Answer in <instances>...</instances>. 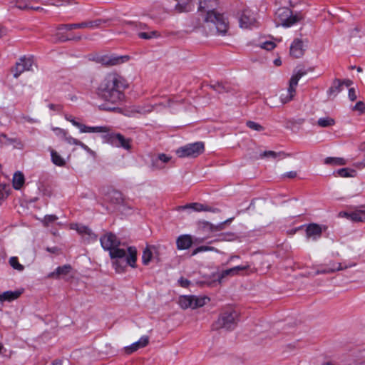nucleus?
<instances>
[{"label": "nucleus", "instance_id": "obj_1", "mask_svg": "<svg viewBox=\"0 0 365 365\" xmlns=\"http://www.w3.org/2000/svg\"><path fill=\"white\" fill-rule=\"evenodd\" d=\"M100 242L105 250L109 251L113 259V267L117 272H123L128 266L135 267L137 250L134 247H129L127 251L120 248V241L112 233H107L101 237Z\"/></svg>", "mask_w": 365, "mask_h": 365}, {"label": "nucleus", "instance_id": "obj_2", "mask_svg": "<svg viewBox=\"0 0 365 365\" xmlns=\"http://www.w3.org/2000/svg\"><path fill=\"white\" fill-rule=\"evenodd\" d=\"M126 80L115 72L107 73L98 88V96L112 104L120 102L123 98V91L128 88Z\"/></svg>", "mask_w": 365, "mask_h": 365}, {"label": "nucleus", "instance_id": "obj_3", "mask_svg": "<svg viewBox=\"0 0 365 365\" xmlns=\"http://www.w3.org/2000/svg\"><path fill=\"white\" fill-rule=\"evenodd\" d=\"M217 6V0H199L198 9L200 11L207 13L205 18L207 23L213 24L217 33L225 34L228 29L229 23L222 14L215 11Z\"/></svg>", "mask_w": 365, "mask_h": 365}, {"label": "nucleus", "instance_id": "obj_4", "mask_svg": "<svg viewBox=\"0 0 365 365\" xmlns=\"http://www.w3.org/2000/svg\"><path fill=\"white\" fill-rule=\"evenodd\" d=\"M238 314L233 309L226 310L220 314L218 319L212 324L213 329L232 330L237 323Z\"/></svg>", "mask_w": 365, "mask_h": 365}, {"label": "nucleus", "instance_id": "obj_5", "mask_svg": "<svg viewBox=\"0 0 365 365\" xmlns=\"http://www.w3.org/2000/svg\"><path fill=\"white\" fill-rule=\"evenodd\" d=\"M306 74L307 72L303 69H297L294 71V73L289 80L287 90L282 92L280 95V101L283 104H285L293 99L296 94V88L299 79Z\"/></svg>", "mask_w": 365, "mask_h": 365}, {"label": "nucleus", "instance_id": "obj_6", "mask_svg": "<svg viewBox=\"0 0 365 365\" xmlns=\"http://www.w3.org/2000/svg\"><path fill=\"white\" fill-rule=\"evenodd\" d=\"M302 16L299 14H293L292 11L287 7H282L277 9L275 13L277 24L284 27H289L300 21Z\"/></svg>", "mask_w": 365, "mask_h": 365}, {"label": "nucleus", "instance_id": "obj_7", "mask_svg": "<svg viewBox=\"0 0 365 365\" xmlns=\"http://www.w3.org/2000/svg\"><path fill=\"white\" fill-rule=\"evenodd\" d=\"M209 298L207 297L185 295L180 297L178 304L183 309H187L188 308L194 309L203 307L207 303V302H209Z\"/></svg>", "mask_w": 365, "mask_h": 365}, {"label": "nucleus", "instance_id": "obj_8", "mask_svg": "<svg viewBox=\"0 0 365 365\" xmlns=\"http://www.w3.org/2000/svg\"><path fill=\"white\" fill-rule=\"evenodd\" d=\"M105 143L110 144L116 148H123L125 150L130 149V140L125 138L120 133L111 132V130L102 135Z\"/></svg>", "mask_w": 365, "mask_h": 365}, {"label": "nucleus", "instance_id": "obj_9", "mask_svg": "<svg viewBox=\"0 0 365 365\" xmlns=\"http://www.w3.org/2000/svg\"><path fill=\"white\" fill-rule=\"evenodd\" d=\"M203 151V143L196 142L179 148L176 150V154L179 158H196L202 153Z\"/></svg>", "mask_w": 365, "mask_h": 365}, {"label": "nucleus", "instance_id": "obj_10", "mask_svg": "<svg viewBox=\"0 0 365 365\" xmlns=\"http://www.w3.org/2000/svg\"><path fill=\"white\" fill-rule=\"evenodd\" d=\"M106 24V21L102 19H96L93 21H87L78 24H61L58 26V31L63 30H73V29H94L96 28L102 27V25Z\"/></svg>", "mask_w": 365, "mask_h": 365}, {"label": "nucleus", "instance_id": "obj_11", "mask_svg": "<svg viewBox=\"0 0 365 365\" xmlns=\"http://www.w3.org/2000/svg\"><path fill=\"white\" fill-rule=\"evenodd\" d=\"M128 55H96L93 60L106 66H115L125 63L129 60Z\"/></svg>", "mask_w": 365, "mask_h": 365}, {"label": "nucleus", "instance_id": "obj_12", "mask_svg": "<svg viewBox=\"0 0 365 365\" xmlns=\"http://www.w3.org/2000/svg\"><path fill=\"white\" fill-rule=\"evenodd\" d=\"M240 26L242 29H252L258 26L256 14L250 9H244L239 19Z\"/></svg>", "mask_w": 365, "mask_h": 365}, {"label": "nucleus", "instance_id": "obj_13", "mask_svg": "<svg viewBox=\"0 0 365 365\" xmlns=\"http://www.w3.org/2000/svg\"><path fill=\"white\" fill-rule=\"evenodd\" d=\"M34 63L32 56H24L19 58V61L16 63L15 68L12 69L13 76L15 78L26 71H29Z\"/></svg>", "mask_w": 365, "mask_h": 365}, {"label": "nucleus", "instance_id": "obj_14", "mask_svg": "<svg viewBox=\"0 0 365 365\" xmlns=\"http://www.w3.org/2000/svg\"><path fill=\"white\" fill-rule=\"evenodd\" d=\"M250 267V264L247 263L245 265H239L223 270L217 274V281L221 283L225 278L239 275L240 272L248 269Z\"/></svg>", "mask_w": 365, "mask_h": 365}, {"label": "nucleus", "instance_id": "obj_15", "mask_svg": "<svg viewBox=\"0 0 365 365\" xmlns=\"http://www.w3.org/2000/svg\"><path fill=\"white\" fill-rule=\"evenodd\" d=\"M11 146L14 149L22 150L24 143L19 138H9L6 134H0V147Z\"/></svg>", "mask_w": 365, "mask_h": 365}, {"label": "nucleus", "instance_id": "obj_16", "mask_svg": "<svg viewBox=\"0 0 365 365\" xmlns=\"http://www.w3.org/2000/svg\"><path fill=\"white\" fill-rule=\"evenodd\" d=\"M185 209H192V210L195 212H217L219 210L217 208H212L211 207H209L206 205L198 203V202H193L187 204L184 206H180L178 207V210H185Z\"/></svg>", "mask_w": 365, "mask_h": 365}, {"label": "nucleus", "instance_id": "obj_17", "mask_svg": "<svg viewBox=\"0 0 365 365\" xmlns=\"http://www.w3.org/2000/svg\"><path fill=\"white\" fill-rule=\"evenodd\" d=\"M341 217H345L353 222L365 221V210H356L351 212H341L339 213Z\"/></svg>", "mask_w": 365, "mask_h": 365}, {"label": "nucleus", "instance_id": "obj_18", "mask_svg": "<svg viewBox=\"0 0 365 365\" xmlns=\"http://www.w3.org/2000/svg\"><path fill=\"white\" fill-rule=\"evenodd\" d=\"M110 130V127L109 126H88L84 124L81 125L79 130L81 133H100L103 135H105L106 133H108Z\"/></svg>", "mask_w": 365, "mask_h": 365}, {"label": "nucleus", "instance_id": "obj_19", "mask_svg": "<svg viewBox=\"0 0 365 365\" xmlns=\"http://www.w3.org/2000/svg\"><path fill=\"white\" fill-rule=\"evenodd\" d=\"M192 245V239L190 235H180L176 240L177 248L180 250L189 249Z\"/></svg>", "mask_w": 365, "mask_h": 365}, {"label": "nucleus", "instance_id": "obj_20", "mask_svg": "<svg viewBox=\"0 0 365 365\" xmlns=\"http://www.w3.org/2000/svg\"><path fill=\"white\" fill-rule=\"evenodd\" d=\"M307 239L316 240L322 235V228L317 224H310L306 229Z\"/></svg>", "mask_w": 365, "mask_h": 365}, {"label": "nucleus", "instance_id": "obj_21", "mask_svg": "<svg viewBox=\"0 0 365 365\" xmlns=\"http://www.w3.org/2000/svg\"><path fill=\"white\" fill-rule=\"evenodd\" d=\"M171 160V157L164 153L159 154L156 158L152 160V166L155 169H163L165 164Z\"/></svg>", "mask_w": 365, "mask_h": 365}, {"label": "nucleus", "instance_id": "obj_22", "mask_svg": "<svg viewBox=\"0 0 365 365\" xmlns=\"http://www.w3.org/2000/svg\"><path fill=\"white\" fill-rule=\"evenodd\" d=\"M148 337L143 336L138 341L133 343L130 346H126L125 351L127 354H130L137 351L138 349L145 346L148 344Z\"/></svg>", "mask_w": 365, "mask_h": 365}, {"label": "nucleus", "instance_id": "obj_23", "mask_svg": "<svg viewBox=\"0 0 365 365\" xmlns=\"http://www.w3.org/2000/svg\"><path fill=\"white\" fill-rule=\"evenodd\" d=\"M355 264H350L349 266L342 267L340 263L338 264H334L331 267L329 268H324V269H318L315 272L314 275L317 274H329L334 272L336 271L343 270L344 269H346L348 267H351L354 266Z\"/></svg>", "mask_w": 365, "mask_h": 365}, {"label": "nucleus", "instance_id": "obj_24", "mask_svg": "<svg viewBox=\"0 0 365 365\" xmlns=\"http://www.w3.org/2000/svg\"><path fill=\"white\" fill-rule=\"evenodd\" d=\"M34 0H15L12 1L9 4L10 9H19L20 10H29L31 8V2ZM35 1H38V0H34Z\"/></svg>", "mask_w": 365, "mask_h": 365}, {"label": "nucleus", "instance_id": "obj_25", "mask_svg": "<svg viewBox=\"0 0 365 365\" xmlns=\"http://www.w3.org/2000/svg\"><path fill=\"white\" fill-rule=\"evenodd\" d=\"M22 292L19 290L6 291L3 293H0V303L5 301L11 302L19 298Z\"/></svg>", "mask_w": 365, "mask_h": 365}, {"label": "nucleus", "instance_id": "obj_26", "mask_svg": "<svg viewBox=\"0 0 365 365\" xmlns=\"http://www.w3.org/2000/svg\"><path fill=\"white\" fill-rule=\"evenodd\" d=\"M51 153V162L56 166L63 167L66 161V160L54 149L49 148Z\"/></svg>", "mask_w": 365, "mask_h": 365}, {"label": "nucleus", "instance_id": "obj_27", "mask_svg": "<svg viewBox=\"0 0 365 365\" xmlns=\"http://www.w3.org/2000/svg\"><path fill=\"white\" fill-rule=\"evenodd\" d=\"M71 228L76 230L78 233L81 235H88L91 238L96 240L97 237L94 235L92 231L86 226L78 225V224H72L71 225Z\"/></svg>", "mask_w": 365, "mask_h": 365}, {"label": "nucleus", "instance_id": "obj_28", "mask_svg": "<svg viewBox=\"0 0 365 365\" xmlns=\"http://www.w3.org/2000/svg\"><path fill=\"white\" fill-rule=\"evenodd\" d=\"M56 38L58 39V43L68 41L72 43H78L79 41L81 39V36H66L61 33V31H58V32L56 33Z\"/></svg>", "mask_w": 365, "mask_h": 365}, {"label": "nucleus", "instance_id": "obj_29", "mask_svg": "<svg viewBox=\"0 0 365 365\" xmlns=\"http://www.w3.org/2000/svg\"><path fill=\"white\" fill-rule=\"evenodd\" d=\"M71 267L70 265H63L58 267L56 270L48 274V277H58L60 276H66L71 271Z\"/></svg>", "mask_w": 365, "mask_h": 365}, {"label": "nucleus", "instance_id": "obj_30", "mask_svg": "<svg viewBox=\"0 0 365 365\" xmlns=\"http://www.w3.org/2000/svg\"><path fill=\"white\" fill-rule=\"evenodd\" d=\"M138 36L140 38L148 40V39L159 38L160 36V34L156 30H153V31L142 30L138 33Z\"/></svg>", "mask_w": 365, "mask_h": 365}, {"label": "nucleus", "instance_id": "obj_31", "mask_svg": "<svg viewBox=\"0 0 365 365\" xmlns=\"http://www.w3.org/2000/svg\"><path fill=\"white\" fill-rule=\"evenodd\" d=\"M125 26L127 29L136 31L137 34L140 31L148 29L147 25L140 22L128 21L125 23Z\"/></svg>", "mask_w": 365, "mask_h": 365}, {"label": "nucleus", "instance_id": "obj_32", "mask_svg": "<svg viewBox=\"0 0 365 365\" xmlns=\"http://www.w3.org/2000/svg\"><path fill=\"white\" fill-rule=\"evenodd\" d=\"M24 183V176L21 172H16L13 176V187L19 190Z\"/></svg>", "mask_w": 365, "mask_h": 365}, {"label": "nucleus", "instance_id": "obj_33", "mask_svg": "<svg viewBox=\"0 0 365 365\" xmlns=\"http://www.w3.org/2000/svg\"><path fill=\"white\" fill-rule=\"evenodd\" d=\"M107 200L112 203L118 204L123 200L122 195L120 192L116 190H111L107 195Z\"/></svg>", "mask_w": 365, "mask_h": 365}, {"label": "nucleus", "instance_id": "obj_34", "mask_svg": "<svg viewBox=\"0 0 365 365\" xmlns=\"http://www.w3.org/2000/svg\"><path fill=\"white\" fill-rule=\"evenodd\" d=\"M346 163V160L342 158L328 157L324 159V164L332 165H344Z\"/></svg>", "mask_w": 365, "mask_h": 365}, {"label": "nucleus", "instance_id": "obj_35", "mask_svg": "<svg viewBox=\"0 0 365 365\" xmlns=\"http://www.w3.org/2000/svg\"><path fill=\"white\" fill-rule=\"evenodd\" d=\"M341 86L342 83L341 81L338 79L334 80L331 86L329 88L328 91V94L329 96H335L338 93L341 91Z\"/></svg>", "mask_w": 365, "mask_h": 365}, {"label": "nucleus", "instance_id": "obj_36", "mask_svg": "<svg viewBox=\"0 0 365 365\" xmlns=\"http://www.w3.org/2000/svg\"><path fill=\"white\" fill-rule=\"evenodd\" d=\"M335 121L330 117L320 118L317 120V125L322 128H327L334 125Z\"/></svg>", "mask_w": 365, "mask_h": 365}, {"label": "nucleus", "instance_id": "obj_37", "mask_svg": "<svg viewBox=\"0 0 365 365\" xmlns=\"http://www.w3.org/2000/svg\"><path fill=\"white\" fill-rule=\"evenodd\" d=\"M153 257V252L150 247H147L144 249L142 255V262L145 265H148Z\"/></svg>", "mask_w": 365, "mask_h": 365}, {"label": "nucleus", "instance_id": "obj_38", "mask_svg": "<svg viewBox=\"0 0 365 365\" xmlns=\"http://www.w3.org/2000/svg\"><path fill=\"white\" fill-rule=\"evenodd\" d=\"M233 218H230L227 220H225V222H220L216 225H214L212 224H210V223H207V227L209 228V230L212 232H215V231H220V230H222L224 228H225V225L227 222H230L232 220Z\"/></svg>", "mask_w": 365, "mask_h": 365}, {"label": "nucleus", "instance_id": "obj_39", "mask_svg": "<svg viewBox=\"0 0 365 365\" xmlns=\"http://www.w3.org/2000/svg\"><path fill=\"white\" fill-rule=\"evenodd\" d=\"M304 50L302 47H290L289 48V55L294 58H298L302 57L304 55Z\"/></svg>", "mask_w": 365, "mask_h": 365}, {"label": "nucleus", "instance_id": "obj_40", "mask_svg": "<svg viewBox=\"0 0 365 365\" xmlns=\"http://www.w3.org/2000/svg\"><path fill=\"white\" fill-rule=\"evenodd\" d=\"M260 156L262 158L263 157H269V158H275L277 157H282V158H285L287 156H288L287 154L283 153V152H279V153H276L274 151H264L263 152Z\"/></svg>", "mask_w": 365, "mask_h": 365}, {"label": "nucleus", "instance_id": "obj_41", "mask_svg": "<svg viewBox=\"0 0 365 365\" xmlns=\"http://www.w3.org/2000/svg\"><path fill=\"white\" fill-rule=\"evenodd\" d=\"M349 38H357L361 36V28L359 26H355L354 27L349 29Z\"/></svg>", "mask_w": 365, "mask_h": 365}, {"label": "nucleus", "instance_id": "obj_42", "mask_svg": "<svg viewBox=\"0 0 365 365\" xmlns=\"http://www.w3.org/2000/svg\"><path fill=\"white\" fill-rule=\"evenodd\" d=\"M10 187L8 185H0V200L6 198L10 193Z\"/></svg>", "mask_w": 365, "mask_h": 365}, {"label": "nucleus", "instance_id": "obj_43", "mask_svg": "<svg viewBox=\"0 0 365 365\" xmlns=\"http://www.w3.org/2000/svg\"><path fill=\"white\" fill-rule=\"evenodd\" d=\"M337 174L342 178L353 177L354 170L349 168H341L336 171Z\"/></svg>", "mask_w": 365, "mask_h": 365}, {"label": "nucleus", "instance_id": "obj_44", "mask_svg": "<svg viewBox=\"0 0 365 365\" xmlns=\"http://www.w3.org/2000/svg\"><path fill=\"white\" fill-rule=\"evenodd\" d=\"M58 220V217L55 215H48L44 217L42 222L44 226L48 227Z\"/></svg>", "mask_w": 365, "mask_h": 365}, {"label": "nucleus", "instance_id": "obj_45", "mask_svg": "<svg viewBox=\"0 0 365 365\" xmlns=\"http://www.w3.org/2000/svg\"><path fill=\"white\" fill-rule=\"evenodd\" d=\"M9 264L15 269L19 271H22L24 269V266L18 262V259L16 257H11L9 259Z\"/></svg>", "mask_w": 365, "mask_h": 365}, {"label": "nucleus", "instance_id": "obj_46", "mask_svg": "<svg viewBox=\"0 0 365 365\" xmlns=\"http://www.w3.org/2000/svg\"><path fill=\"white\" fill-rule=\"evenodd\" d=\"M246 125L249 128L255 131L260 132L264 130V128L260 124L254 121L249 120L246 123Z\"/></svg>", "mask_w": 365, "mask_h": 365}, {"label": "nucleus", "instance_id": "obj_47", "mask_svg": "<svg viewBox=\"0 0 365 365\" xmlns=\"http://www.w3.org/2000/svg\"><path fill=\"white\" fill-rule=\"evenodd\" d=\"M214 250H215V249L213 247L202 245V246H200V247L195 248L192 251V255L194 256V255H195L200 252H208V251H214Z\"/></svg>", "mask_w": 365, "mask_h": 365}, {"label": "nucleus", "instance_id": "obj_48", "mask_svg": "<svg viewBox=\"0 0 365 365\" xmlns=\"http://www.w3.org/2000/svg\"><path fill=\"white\" fill-rule=\"evenodd\" d=\"M304 43H309V41L307 38L303 37L302 36H300V37H297L294 39L293 42L292 43L291 46H301Z\"/></svg>", "mask_w": 365, "mask_h": 365}, {"label": "nucleus", "instance_id": "obj_49", "mask_svg": "<svg viewBox=\"0 0 365 365\" xmlns=\"http://www.w3.org/2000/svg\"><path fill=\"white\" fill-rule=\"evenodd\" d=\"M52 130L57 136L61 138L63 140H64L66 137L68 135L67 132L62 128H53Z\"/></svg>", "mask_w": 365, "mask_h": 365}, {"label": "nucleus", "instance_id": "obj_50", "mask_svg": "<svg viewBox=\"0 0 365 365\" xmlns=\"http://www.w3.org/2000/svg\"><path fill=\"white\" fill-rule=\"evenodd\" d=\"M63 140L69 145H74L78 146H79L81 142L79 140L68 135L66 137V138Z\"/></svg>", "mask_w": 365, "mask_h": 365}, {"label": "nucleus", "instance_id": "obj_51", "mask_svg": "<svg viewBox=\"0 0 365 365\" xmlns=\"http://www.w3.org/2000/svg\"><path fill=\"white\" fill-rule=\"evenodd\" d=\"M354 110L358 111L360 114L365 112V104L362 101H359L353 107Z\"/></svg>", "mask_w": 365, "mask_h": 365}, {"label": "nucleus", "instance_id": "obj_52", "mask_svg": "<svg viewBox=\"0 0 365 365\" xmlns=\"http://www.w3.org/2000/svg\"><path fill=\"white\" fill-rule=\"evenodd\" d=\"M65 119L66 120L69 121L70 123H71L73 126L76 127L77 128H78L80 130L82 123L76 121V119L73 116L66 115H65Z\"/></svg>", "mask_w": 365, "mask_h": 365}, {"label": "nucleus", "instance_id": "obj_53", "mask_svg": "<svg viewBox=\"0 0 365 365\" xmlns=\"http://www.w3.org/2000/svg\"><path fill=\"white\" fill-rule=\"evenodd\" d=\"M153 108L152 106H147L145 107H138L136 110L137 113H141V114H145L148 113H150L153 110Z\"/></svg>", "mask_w": 365, "mask_h": 365}, {"label": "nucleus", "instance_id": "obj_54", "mask_svg": "<svg viewBox=\"0 0 365 365\" xmlns=\"http://www.w3.org/2000/svg\"><path fill=\"white\" fill-rule=\"evenodd\" d=\"M79 146L83 149L87 153H88L89 155H91V156H93V158L96 157V153L94 150H91L88 145H86L85 143H83V142H81V144L79 145Z\"/></svg>", "mask_w": 365, "mask_h": 365}, {"label": "nucleus", "instance_id": "obj_55", "mask_svg": "<svg viewBox=\"0 0 365 365\" xmlns=\"http://www.w3.org/2000/svg\"><path fill=\"white\" fill-rule=\"evenodd\" d=\"M54 1L50 4L55 6H63L65 3L70 4V0H53Z\"/></svg>", "mask_w": 365, "mask_h": 365}, {"label": "nucleus", "instance_id": "obj_56", "mask_svg": "<svg viewBox=\"0 0 365 365\" xmlns=\"http://www.w3.org/2000/svg\"><path fill=\"white\" fill-rule=\"evenodd\" d=\"M275 42L272 41H265L262 43V46H276L277 43H281L282 40L281 38H276Z\"/></svg>", "mask_w": 365, "mask_h": 365}, {"label": "nucleus", "instance_id": "obj_57", "mask_svg": "<svg viewBox=\"0 0 365 365\" xmlns=\"http://www.w3.org/2000/svg\"><path fill=\"white\" fill-rule=\"evenodd\" d=\"M356 98H357V96H356L355 90L354 88H350L349 90V98L351 101H354L356 99Z\"/></svg>", "mask_w": 365, "mask_h": 365}, {"label": "nucleus", "instance_id": "obj_58", "mask_svg": "<svg viewBox=\"0 0 365 365\" xmlns=\"http://www.w3.org/2000/svg\"><path fill=\"white\" fill-rule=\"evenodd\" d=\"M23 119L24 120V121L30 123H36L39 122L38 119L33 118L29 116H24Z\"/></svg>", "mask_w": 365, "mask_h": 365}, {"label": "nucleus", "instance_id": "obj_59", "mask_svg": "<svg viewBox=\"0 0 365 365\" xmlns=\"http://www.w3.org/2000/svg\"><path fill=\"white\" fill-rule=\"evenodd\" d=\"M178 282H179L180 286L182 287H187L190 284L189 280L184 279L182 277L180 278Z\"/></svg>", "mask_w": 365, "mask_h": 365}, {"label": "nucleus", "instance_id": "obj_60", "mask_svg": "<svg viewBox=\"0 0 365 365\" xmlns=\"http://www.w3.org/2000/svg\"><path fill=\"white\" fill-rule=\"evenodd\" d=\"M297 176V173L295 171H289L283 175L284 178H294Z\"/></svg>", "mask_w": 365, "mask_h": 365}, {"label": "nucleus", "instance_id": "obj_61", "mask_svg": "<svg viewBox=\"0 0 365 365\" xmlns=\"http://www.w3.org/2000/svg\"><path fill=\"white\" fill-rule=\"evenodd\" d=\"M46 250L49 252H51V253H56L58 252V248L56 247H47L46 248Z\"/></svg>", "mask_w": 365, "mask_h": 365}, {"label": "nucleus", "instance_id": "obj_62", "mask_svg": "<svg viewBox=\"0 0 365 365\" xmlns=\"http://www.w3.org/2000/svg\"><path fill=\"white\" fill-rule=\"evenodd\" d=\"M30 9L34 10V11H44V9L42 7H40V6H31V8H30Z\"/></svg>", "mask_w": 365, "mask_h": 365}, {"label": "nucleus", "instance_id": "obj_63", "mask_svg": "<svg viewBox=\"0 0 365 365\" xmlns=\"http://www.w3.org/2000/svg\"><path fill=\"white\" fill-rule=\"evenodd\" d=\"M6 31L3 27L0 26V38L6 35Z\"/></svg>", "mask_w": 365, "mask_h": 365}, {"label": "nucleus", "instance_id": "obj_64", "mask_svg": "<svg viewBox=\"0 0 365 365\" xmlns=\"http://www.w3.org/2000/svg\"><path fill=\"white\" fill-rule=\"evenodd\" d=\"M356 166L358 168H364V167H365V158L361 162L357 163Z\"/></svg>", "mask_w": 365, "mask_h": 365}]
</instances>
